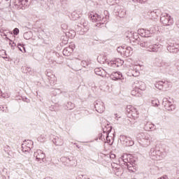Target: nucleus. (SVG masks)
Wrapping results in <instances>:
<instances>
[{"label":"nucleus","instance_id":"1","mask_svg":"<svg viewBox=\"0 0 179 179\" xmlns=\"http://www.w3.org/2000/svg\"><path fill=\"white\" fill-rule=\"evenodd\" d=\"M134 39L133 41L134 43H137L143 48H146L147 51L150 52H159L163 48V45L160 43L152 44V41H141V38L138 36V34H136V38L135 35H134Z\"/></svg>","mask_w":179,"mask_h":179},{"label":"nucleus","instance_id":"2","mask_svg":"<svg viewBox=\"0 0 179 179\" xmlns=\"http://www.w3.org/2000/svg\"><path fill=\"white\" fill-rule=\"evenodd\" d=\"M89 17L93 22L96 23L98 22L96 24V27H101V24H104V23H107V22H108L110 15H108V11L105 10L102 16L97 13H92L89 15Z\"/></svg>","mask_w":179,"mask_h":179},{"label":"nucleus","instance_id":"3","mask_svg":"<svg viewBox=\"0 0 179 179\" xmlns=\"http://www.w3.org/2000/svg\"><path fill=\"white\" fill-rule=\"evenodd\" d=\"M137 138H140L139 143L143 148H148L150 145L152 138L148 133H139L137 134Z\"/></svg>","mask_w":179,"mask_h":179},{"label":"nucleus","instance_id":"4","mask_svg":"<svg viewBox=\"0 0 179 179\" xmlns=\"http://www.w3.org/2000/svg\"><path fill=\"white\" fill-rule=\"evenodd\" d=\"M89 23L85 20H82L80 25L76 27L77 33L80 36H83L85 33H87L89 31Z\"/></svg>","mask_w":179,"mask_h":179},{"label":"nucleus","instance_id":"5","mask_svg":"<svg viewBox=\"0 0 179 179\" xmlns=\"http://www.w3.org/2000/svg\"><path fill=\"white\" fill-rule=\"evenodd\" d=\"M60 161L62 162L64 166L66 167H74L76 166V161L73 158V157H62L60 158Z\"/></svg>","mask_w":179,"mask_h":179},{"label":"nucleus","instance_id":"6","mask_svg":"<svg viewBox=\"0 0 179 179\" xmlns=\"http://www.w3.org/2000/svg\"><path fill=\"white\" fill-rule=\"evenodd\" d=\"M160 22L164 26H171L174 23V20L168 13H163L160 17Z\"/></svg>","mask_w":179,"mask_h":179},{"label":"nucleus","instance_id":"7","mask_svg":"<svg viewBox=\"0 0 179 179\" xmlns=\"http://www.w3.org/2000/svg\"><path fill=\"white\" fill-rule=\"evenodd\" d=\"M126 111L129 118H131V117H132V118H138V117H139V113L138 110L135 108V107L131 105L127 106Z\"/></svg>","mask_w":179,"mask_h":179},{"label":"nucleus","instance_id":"8","mask_svg":"<svg viewBox=\"0 0 179 179\" xmlns=\"http://www.w3.org/2000/svg\"><path fill=\"white\" fill-rule=\"evenodd\" d=\"M149 155L152 160H162V152L160 150L151 148Z\"/></svg>","mask_w":179,"mask_h":179},{"label":"nucleus","instance_id":"9","mask_svg":"<svg viewBox=\"0 0 179 179\" xmlns=\"http://www.w3.org/2000/svg\"><path fill=\"white\" fill-rule=\"evenodd\" d=\"M162 104L168 111H174L176 110V105L173 103V102L170 101L169 99L164 98Z\"/></svg>","mask_w":179,"mask_h":179},{"label":"nucleus","instance_id":"10","mask_svg":"<svg viewBox=\"0 0 179 179\" xmlns=\"http://www.w3.org/2000/svg\"><path fill=\"white\" fill-rule=\"evenodd\" d=\"M105 64H108V65L112 68H118V66H122V65H124V60L117 59L115 61L108 62V60L105 59Z\"/></svg>","mask_w":179,"mask_h":179},{"label":"nucleus","instance_id":"11","mask_svg":"<svg viewBox=\"0 0 179 179\" xmlns=\"http://www.w3.org/2000/svg\"><path fill=\"white\" fill-rule=\"evenodd\" d=\"M120 141L122 142L124 146H134L135 142L132 140V138L127 136H120Z\"/></svg>","mask_w":179,"mask_h":179},{"label":"nucleus","instance_id":"12","mask_svg":"<svg viewBox=\"0 0 179 179\" xmlns=\"http://www.w3.org/2000/svg\"><path fill=\"white\" fill-rule=\"evenodd\" d=\"M115 13L117 16H119V17H124L126 11L124 9V6H118L117 5L115 7Z\"/></svg>","mask_w":179,"mask_h":179},{"label":"nucleus","instance_id":"13","mask_svg":"<svg viewBox=\"0 0 179 179\" xmlns=\"http://www.w3.org/2000/svg\"><path fill=\"white\" fill-rule=\"evenodd\" d=\"M179 45L174 43H169L167 46V50L169 52H172L173 54H177L179 50Z\"/></svg>","mask_w":179,"mask_h":179},{"label":"nucleus","instance_id":"14","mask_svg":"<svg viewBox=\"0 0 179 179\" xmlns=\"http://www.w3.org/2000/svg\"><path fill=\"white\" fill-rule=\"evenodd\" d=\"M34 157H36V162H43L45 159V154L41 150H37L36 152L34 153Z\"/></svg>","mask_w":179,"mask_h":179},{"label":"nucleus","instance_id":"15","mask_svg":"<svg viewBox=\"0 0 179 179\" xmlns=\"http://www.w3.org/2000/svg\"><path fill=\"white\" fill-rule=\"evenodd\" d=\"M94 107L97 113H99L100 114L104 113V110H106L104 103H103L101 101H96L95 102Z\"/></svg>","mask_w":179,"mask_h":179},{"label":"nucleus","instance_id":"16","mask_svg":"<svg viewBox=\"0 0 179 179\" xmlns=\"http://www.w3.org/2000/svg\"><path fill=\"white\" fill-rule=\"evenodd\" d=\"M161 68H163L168 73H173L171 71V62L170 61H162Z\"/></svg>","mask_w":179,"mask_h":179},{"label":"nucleus","instance_id":"17","mask_svg":"<svg viewBox=\"0 0 179 179\" xmlns=\"http://www.w3.org/2000/svg\"><path fill=\"white\" fill-rule=\"evenodd\" d=\"M134 87L137 89V90H145L146 84H145L143 81L136 80L134 82Z\"/></svg>","mask_w":179,"mask_h":179},{"label":"nucleus","instance_id":"18","mask_svg":"<svg viewBox=\"0 0 179 179\" xmlns=\"http://www.w3.org/2000/svg\"><path fill=\"white\" fill-rule=\"evenodd\" d=\"M129 73H130V76H134V78L139 76V69H138V66L133 65L131 66Z\"/></svg>","mask_w":179,"mask_h":179},{"label":"nucleus","instance_id":"19","mask_svg":"<svg viewBox=\"0 0 179 179\" xmlns=\"http://www.w3.org/2000/svg\"><path fill=\"white\" fill-rule=\"evenodd\" d=\"M108 75L113 80H120V79L122 78V73L118 71L112 73L111 74L108 73Z\"/></svg>","mask_w":179,"mask_h":179},{"label":"nucleus","instance_id":"20","mask_svg":"<svg viewBox=\"0 0 179 179\" xmlns=\"http://www.w3.org/2000/svg\"><path fill=\"white\" fill-rule=\"evenodd\" d=\"M144 129L145 131H153L156 129L155 124L150 122H144Z\"/></svg>","mask_w":179,"mask_h":179},{"label":"nucleus","instance_id":"21","mask_svg":"<svg viewBox=\"0 0 179 179\" xmlns=\"http://www.w3.org/2000/svg\"><path fill=\"white\" fill-rule=\"evenodd\" d=\"M94 72L96 75H98L99 76H102V78H104V76H106V73L108 74V72H107L106 70L103 69L102 68L95 69Z\"/></svg>","mask_w":179,"mask_h":179},{"label":"nucleus","instance_id":"22","mask_svg":"<svg viewBox=\"0 0 179 179\" xmlns=\"http://www.w3.org/2000/svg\"><path fill=\"white\" fill-rule=\"evenodd\" d=\"M52 142L56 146H62L64 145V140L57 136L53 138Z\"/></svg>","mask_w":179,"mask_h":179},{"label":"nucleus","instance_id":"23","mask_svg":"<svg viewBox=\"0 0 179 179\" xmlns=\"http://www.w3.org/2000/svg\"><path fill=\"white\" fill-rule=\"evenodd\" d=\"M46 76H48V79L50 82L51 85H54V83L57 82V77L55 75L52 74V73L47 72Z\"/></svg>","mask_w":179,"mask_h":179},{"label":"nucleus","instance_id":"24","mask_svg":"<svg viewBox=\"0 0 179 179\" xmlns=\"http://www.w3.org/2000/svg\"><path fill=\"white\" fill-rule=\"evenodd\" d=\"M73 52V48L69 46L63 50V55L65 57H69Z\"/></svg>","mask_w":179,"mask_h":179},{"label":"nucleus","instance_id":"25","mask_svg":"<svg viewBox=\"0 0 179 179\" xmlns=\"http://www.w3.org/2000/svg\"><path fill=\"white\" fill-rule=\"evenodd\" d=\"M80 16H82V11L76 10L71 13L72 20H78Z\"/></svg>","mask_w":179,"mask_h":179},{"label":"nucleus","instance_id":"26","mask_svg":"<svg viewBox=\"0 0 179 179\" xmlns=\"http://www.w3.org/2000/svg\"><path fill=\"white\" fill-rule=\"evenodd\" d=\"M123 54H124L125 57H129V55H132V48L126 47L123 50Z\"/></svg>","mask_w":179,"mask_h":179},{"label":"nucleus","instance_id":"27","mask_svg":"<svg viewBox=\"0 0 179 179\" xmlns=\"http://www.w3.org/2000/svg\"><path fill=\"white\" fill-rule=\"evenodd\" d=\"M149 16L152 17V19H157L159 17V10H155L149 13Z\"/></svg>","mask_w":179,"mask_h":179},{"label":"nucleus","instance_id":"28","mask_svg":"<svg viewBox=\"0 0 179 179\" xmlns=\"http://www.w3.org/2000/svg\"><path fill=\"white\" fill-rule=\"evenodd\" d=\"M164 86H166V84L163 81H158L155 84V87L156 89H159V90H163Z\"/></svg>","mask_w":179,"mask_h":179},{"label":"nucleus","instance_id":"29","mask_svg":"<svg viewBox=\"0 0 179 179\" xmlns=\"http://www.w3.org/2000/svg\"><path fill=\"white\" fill-rule=\"evenodd\" d=\"M129 160H131V159L128 158V155L124 154L120 158V162H124V164H128V163H129Z\"/></svg>","mask_w":179,"mask_h":179},{"label":"nucleus","instance_id":"30","mask_svg":"<svg viewBox=\"0 0 179 179\" xmlns=\"http://www.w3.org/2000/svg\"><path fill=\"white\" fill-rule=\"evenodd\" d=\"M162 64L163 61H162V59L159 58H155L153 62V64L155 65V66H158L159 68H162Z\"/></svg>","mask_w":179,"mask_h":179},{"label":"nucleus","instance_id":"31","mask_svg":"<svg viewBox=\"0 0 179 179\" xmlns=\"http://www.w3.org/2000/svg\"><path fill=\"white\" fill-rule=\"evenodd\" d=\"M151 103L153 107H158V106H160V102L159 101V99H152Z\"/></svg>","mask_w":179,"mask_h":179},{"label":"nucleus","instance_id":"32","mask_svg":"<svg viewBox=\"0 0 179 179\" xmlns=\"http://www.w3.org/2000/svg\"><path fill=\"white\" fill-rule=\"evenodd\" d=\"M67 110H73L75 108V104L72 102H68L66 104Z\"/></svg>","mask_w":179,"mask_h":179},{"label":"nucleus","instance_id":"33","mask_svg":"<svg viewBox=\"0 0 179 179\" xmlns=\"http://www.w3.org/2000/svg\"><path fill=\"white\" fill-rule=\"evenodd\" d=\"M24 38L25 40H30L31 38V32H25L24 34Z\"/></svg>","mask_w":179,"mask_h":179},{"label":"nucleus","instance_id":"34","mask_svg":"<svg viewBox=\"0 0 179 179\" xmlns=\"http://www.w3.org/2000/svg\"><path fill=\"white\" fill-rule=\"evenodd\" d=\"M30 150H31L30 147L26 148V145L22 144V152H24L25 153H29V152H30Z\"/></svg>","mask_w":179,"mask_h":179},{"label":"nucleus","instance_id":"35","mask_svg":"<svg viewBox=\"0 0 179 179\" xmlns=\"http://www.w3.org/2000/svg\"><path fill=\"white\" fill-rule=\"evenodd\" d=\"M17 48L20 50V51H21V52H26V48L24 46L22 45V44L18 43Z\"/></svg>","mask_w":179,"mask_h":179},{"label":"nucleus","instance_id":"36","mask_svg":"<svg viewBox=\"0 0 179 179\" xmlns=\"http://www.w3.org/2000/svg\"><path fill=\"white\" fill-rule=\"evenodd\" d=\"M145 36L143 37H150L152 36V32L150 30L145 29L144 32Z\"/></svg>","mask_w":179,"mask_h":179},{"label":"nucleus","instance_id":"37","mask_svg":"<svg viewBox=\"0 0 179 179\" xmlns=\"http://www.w3.org/2000/svg\"><path fill=\"white\" fill-rule=\"evenodd\" d=\"M107 3L109 5H115V3H118V0H107Z\"/></svg>","mask_w":179,"mask_h":179},{"label":"nucleus","instance_id":"38","mask_svg":"<svg viewBox=\"0 0 179 179\" xmlns=\"http://www.w3.org/2000/svg\"><path fill=\"white\" fill-rule=\"evenodd\" d=\"M131 93L132 96H134L136 97H138V96H139V92L136 90H133Z\"/></svg>","mask_w":179,"mask_h":179},{"label":"nucleus","instance_id":"39","mask_svg":"<svg viewBox=\"0 0 179 179\" xmlns=\"http://www.w3.org/2000/svg\"><path fill=\"white\" fill-rule=\"evenodd\" d=\"M145 31H146V29H138V33L141 36V37H143V36H145Z\"/></svg>","mask_w":179,"mask_h":179},{"label":"nucleus","instance_id":"40","mask_svg":"<svg viewBox=\"0 0 179 179\" xmlns=\"http://www.w3.org/2000/svg\"><path fill=\"white\" fill-rule=\"evenodd\" d=\"M124 48H123V47H118L117 48V52H119L120 54H123L124 53Z\"/></svg>","mask_w":179,"mask_h":179},{"label":"nucleus","instance_id":"41","mask_svg":"<svg viewBox=\"0 0 179 179\" xmlns=\"http://www.w3.org/2000/svg\"><path fill=\"white\" fill-rule=\"evenodd\" d=\"M0 110L3 111V113H8V107L6 106H1Z\"/></svg>","mask_w":179,"mask_h":179},{"label":"nucleus","instance_id":"42","mask_svg":"<svg viewBox=\"0 0 179 179\" xmlns=\"http://www.w3.org/2000/svg\"><path fill=\"white\" fill-rule=\"evenodd\" d=\"M13 33L15 36H17V34H19V29L15 28L13 31Z\"/></svg>","mask_w":179,"mask_h":179},{"label":"nucleus","instance_id":"43","mask_svg":"<svg viewBox=\"0 0 179 179\" xmlns=\"http://www.w3.org/2000/svg\"><path fill=\"white\" fill-rule=\"evenodd\" d=\"M133 2H138V3H145L148 0H132Z\"/></svg>","mask_w":179,"mask_h":179},{"label":"nucleus","instance_id":"44","mask_svg":"<svg viewBox=\"0 0 179 179\" xmlns=\"http://www.w3.org/2000/svg\"><path fill=\"white\" fill-rule=\"evenodd\" d=\"M28 1L27 0H21V1H20V3H21V5H26V6H27V3Z\"/></svg>","mask_w":179,"mask_h":179},{"label":"nucleus","instance_id":"45","mask_svg":"<svg viewBox=\"0 0 179 179\" xmlns=\"http://www.w3.org/2000/svg\"><path fill=\"white\" fill-rule=\"evenodd\" d=\"M164 85H165V86L163 87V89H167L170 87V85H169V83L167 82H164Z\"/></svg>","mask_w":179,"mask_h":179},{"label":"nucleus","instance_id":"46","mask_svg":"<svg viewBox=\"0 0 179 179\" xmlns=\"http://www.w3.org/2000/svg\"><path fill=\"white\" fill-rule=\"evenodd\" d=\"M175 66L176 67V69H178V71H179V61L177 62L175 64Z\"/></svg>","mask_w":179,"mask_h":179},{"label":"nucleus","instance_id":"47","mask_svg":"<svg viewBox=\"0 0 179 179\" xmlns=\"http://www.w3.org/2000/svg\"><path fill=\"white\" fill-rule=\"evenodd\" d=\"M99 139L100 141H103V134H99Z\"/></svg>","mask_w":179,"mask_h":179},{"label":"nucleus","instance_id":"48","mask_svg":"<svg viewBox=\"0 0 179 179\" xmlns=\"http://www.w3.org/2000/svg\"><path fill=\"white\" fill-rule=\"evenodd\" d=\"M20 1H22V0H17V3L16 5H17L18 6H22V3H20Z\"/></svg>","mask_w":179,"mask_h":179},{"label":"nucleus","instance_id":"49","mask_svg":"<svg viewBox=\"0 0 179 179\" xmlns=\"http://www.w3.org/2000/svg\"><path fill=\"white\" fill-rule=\"evenodd\" d=\"M110 159H115V154H111L110 155Z\"/></svg>","mask_w":179,"mask_h":179},{"label":"nucleus","instance_id":"50","mask_svg":"<svg viewBox=\"0 0 179 179\" xmlns=\"http://www.w3.org/2000/svg\"><path fill=\"white\" fill-rule=\"evenodd\" d=\"M110 131H111V129H109L108 131H106V139L107 141H108V132H110Z\"/></svg>","mask_w":179,"mask_h":179},{"label":"nucleus","instance_id":"51","mask_svg":"<svg viewBox=\"0 0 179 179\" xmlns=\"http://www.w3.org/2000/svg\"><path fill=\"white\" fill-rule=\"evenodd\" d=\"M71 31V37H75V31Z\"/></svg>","mask_w":179,"mask_h":179},{"label":"nucleus","instance_id":"52","mask_svg":"<svg viewBox=\"0 0 179 179\" xmlns=\"http://www.w3.org/2000/svg\"><path fill=\"white\" fill-rule=\"evenodd\" d=\"M80 30H81V31H83V27L80 26Z\"/></svg>","mask_w":179,"mask_h":179},{"label":"nucleus","instance_id":"53","mask_svg":"<svg viewBox=\"0 0 179 179\" xmlns=\"http://www.w3.org/2000/svg\"><path fill=\"white\" fill-rule=\"evenodd\" d=\"M13 45H11V47H15L16 46V44H15V43H13Z\"/></svg>","mask_w":179,"mask_h":179},{"label":"nucleus","instance_id":"54","mask_svg":"<svg viewBox=\"0 0 179 179\" xmlns=\"http://www.w3.org/2000/svg\"><path fill=\"white\" fill-rule=\"evenodd\" d=\"M56 56H57V57H59V54L56 53Z\"/></svg>","mask_w":179,"mask_h":179},{"label":"nucleus","instance_id":"55","mask_svg":"<svg viewBox=\"0 0 179 179\" xmlns=\"http://www.w3.org/2000/svg\"><path fill=\"white\" fill-rule=\"evenodd\" d=\"M65 42V44H66V43H68V40H66V41H64Z\"/></svg>","mask_w":179,"mask_h":179},{"label":"nucleus","instance_id":"56","mask_svg":"<svg viewBox=\"0 0 179 179\" xmlns=\"http://www.w3.org/2000/svg\"><path fill=\"white\" fill-rule=\"evenodd\" d=\"M50 110H51V111H54V108H50Z\"/></svg>","mask_w":179,"mask_h":179},{"label":"nucleus","instance_id":"57","mask_svg":"<svg viewBox=\"0 0 179 179\" xmlns=\"http://www.w3.org/2000/svg\"><path fill=\"white\" fill-rule=\"evenodd\" d=\"M29 143H33V141H29Z\"/></svg>","mask_w":179,"mask_h":179},{"label":"nucleus","instance_id":"58","mask_svg":"<svg viewBox=\"0 0 179 179\" xmlns=\"http://www.w3.org/2000/svg\"><path fill=\"white\" fill-rule=\"evenodd\" d=\"M115 115L116 117H118V115H117V114H115Z\"/></svg>","mask_w":179,"mask_h":179},{"label":"nucleus","instance_id":"59","mask_svg":"<svg viewBox=\"0 0 179 179\" xmlns=\"http://www.w3.org/2000/svg\"><path fill=\"white\" fill-rule=\"evenodd\" d=\"M58 64H61V62H59Z\"/></svg>","mask_w":179,"mask_h":179},{"label":"nucleus","instance_id":"60","mask_svg":"<svg viewBox=\"0 0 179 179\" xmlns=\"http://www.w3.org/2000/svg\"><path fill=\"white\" fill-rule=\"evenodd\" d=\"M3 36H6V34H4V35H3Z\"/></svg>","mask_w":179,"mask_h":179},{"label":"nucleus","instance_id":"61","mask_svg":"<svg viewBox=\"0 0 179 179\" xmlns=\"http://www.w3.org/2000/svg\"><path fill=\"white\" fill-rule=\"evenodd\" d=\"M6 1H9V0H6Z\"/></svg>","mask_w":179,"mask_h":179}]
</instances>
